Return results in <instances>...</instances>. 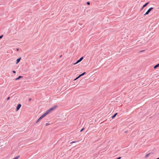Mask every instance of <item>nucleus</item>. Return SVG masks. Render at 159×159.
<instances>
[{"label": "nucleus", "instance_id": "nucleus-10", "mask_svg": "<svg viewBox=\"0 0 159 159\" xmlns=\"http://www.w3.org/2000/svg\"><path fill=\"white\" fill-rule=\"evenodd\" d=\"M22 77V76H19V77L18 78H17L15 79V80H18L20 79V78H21Z\"/></svg>", "mask_w": 159, "mask_h": 159}, {"label": "nucleus", "instance_id": "nucleus-27", "mask_svg": "<svg viewBox=\"0 0 159 159\" xmlns=\"http://www.w3.org/2000/svg\"><path fill=\"white\" fill-rule=\"evenodd\" d=\"M137 44H139V41H138V42H137Z\"/></svg>", "mask_w": 159, "mask_h": 159}, {"label": "nucleus", "instance_id": "nucleus-21", "mask_svg": "<svg viewBox=\"0 0 159 159\" xmlns=\"http://www.w3.org/2000/svg\"><path fill=\"white\" fill-rule=\"evenodd\" d=\"M75 141H73V142H71L70 143L71 144L72 143H75Z\"/></svg>", "mask_w": 159, "mask_h": 159}, {"label": "nucleus", "instance_id": "nucleus-16", "mask_svg": "<svg viewBox=\"0 0 159 159\" xmlns=\"http://www.w3.org/2000/svg\"><path fill=\"white\" fill-rule=\"evenodd\" d=\"M84 129V128H83L80 130V132H82V131Z\"/></svg>", "mask_w": 159, "mask_h": 159}, {"label": "nucleus", "instance_id": "nucleus-23", "mask_svg": "<svg viewBox=\"0 0 159 159\" xmlns=\"http://www.w3.org/2000/svg\"><path fill=\"white\" fill-rule=\"evenodd\" d=\"M49 125V124L48 123H47L46 124V125Z\"/></svg>", "mask_w": 159, "mask_h": 159}, {"label": "nucleus", "instance_id": "nucleus-24", "mask_svg": "<svg viewBox=\"0 0 159 159\" xmlns=\"http://www.w3.org/2000/svg\"><path fill=\"white\" fill-rule=\"evenodd\" d=\"M16 50L17 51H19V49H18V48H17Z\"/></svg>", "mask_w": 159, "mask_h": 159}, {"label": "nucleus", "instance_id": "nucleus-14", "mask_svg": "<svg viewBox=\"0 0 159 159\" xmlns=\"http://www.w3.org/2000/svg\"><path fill=\"white\" fill-rule=\"evenodd\" d=\"M90 2H87V5H90Z\"/></svg>", "mask_w": 159, "mask_h": 159}, {"label": "nucleus", "instance_id": "nucleus-29", "mask_svg": "<svg viewBox=\"0 0 159 159\" xmlns=\"http://www.w3.org/2000/svg\"><path fill=\"white\" fill-rule=\"evenodd\" d=\"M13 159H15V158H13Z\"/></svg>", "mask_w": 159, "mask_h": 159}, {"label": "nucleus", "instance_id": "nucleus-28", "mask_svg": "<svg viewBox=\"0 0 159 159\" xmlns=\"http://www.w3.org/2000/svg\"><path fill=\"white\" fill-rule=\"evenodd\" d=\"M61 56H62V55H61V56H60V57H61Z\"/></svg>", "mask_w": 159, "mask_h": 159}, {"label": "nucleus", "instance_id": "nucleus-7", "mask_svg": "<svg viewBox=\"0 0 159 159\" xmlns=\"http://www.w3.org/2000/svg\"><path fill=\"white\" fill-rule=\"evenodd\" d=\"M86 74V72H83V73H82V74L80 75H79V76H78V77H80L81 76L84 75V74Z\"/></svg>", "mask_w": 159, "mask_h": 159}, {"label": "nucleus", "instance_id": "nucleus-12", "mask_svg": "<svg viewBox=\"0 0 159 159\" xmlns=\"http://www.w3.org/2000/svg\"><path fill=\"white\" fill-rule=\"evenodd\" d=\"M150 153L147 154L145 156V157L147 158V157H148Z\"/></svg>", "mask_w": 159, "mask_h": 159}, {"label": "nucleus", "instance_id": "nucleus-13", "mask_svg": "<svg viewBox=\"0 0 159 159\" xmlns=\"http://www.w3.org/2000/svg\"><path fill=\"white\" fill-rule=\"evenodd\" d=\"M19 157V156H17L16 157H15V159H17Z\"/></svg>", "mask_w": 159, "mask_h": 159}, {"label": "nucleus", "instance_id": "nucleus-19", "mask_svg": "<svg viewBox=\"0 0 159 159\" xmlns=\"http://www.w3.org/2000/svg\"><path fill=\"white\" fill-rule=\"evenodd\" d=\"M120 157H118V158H117L116 159H120L121 158Z\"/></svg>", "mask_w": 159, "mask_h": 159}, {"label": "nucleus", "instance_id": "nucleus-17", "mask_svg": "<svg viewBox=\"0 0 159 159\" xmlns=\"http://www.w3.org/2000/svg\"><path fill=\"white\" fill-rule=\"evenodd\" d=\"M80 77H78V76L77 77H76L75 80H77V79H78Z\"/></svg>", "mask_w": 159, "mask_h": 159}, {"label": "nucleus", "instance_id": "nucleus-1", "mask_svg": "<svg viewBox=\"0 0 159 159\" xmlns=\"http://www.w3.org/2000/svg\"><path fill=\"white\" fill-rule=\"evenodd\" d=\"M57 107V106H54V107H52L50 109H49L47 111L45 112L46 113L47 115H48L50 112L52 111V110H54V109H55Z\"/></svg>", "mask_w": 159, "mask_h": 159}, {"label": "nucleus", "instance_id": "nucleus-22", "mask_svg": "<svg viewBox=\"0 0 159 159\" xmlns=\"http://www.w3.org/2000/svg\"><path fill=\"white\" fill-rule=\"evenodd\" d=\"M143 7H142V8L140 9V11H142V10H143Z\"/></svg>", "mask_w": 159, "mask_h": 159}, {"label": "nucleus", "instance_id": "nucleus-11", "mask_svg": "<svg viewBox=\"0 0 159 159\" xmlns=\"http://www.w3.org/2000/svg\"><path fill=\"white\" fill-rule=\"evenodd\" d=\"M159 66V63L157 65L155 66H154V69H155V68H157V67H158Z\"/></svg>", "mask_w": 159, "mask_h": 159}, {"label": "nucleus", "instance_id": "nucleus-18", "mask_svg": "<svg viewBox=\"0 0 159 159\" xmlns=\"http://www.w3.org/2000/svg\"><path fill=\"white\" fill-rule=\"evenodd\" d=\"M10 98V97H8L7 98V100H8Z\"/></svg>", "mask_w": 159, "mask_h": 159}, {"label": "nucleus", "instance_id": "nucleus-5", "mask_svg": "<svg viewBox=\"0 0 159 159\" xmlns=\"http://www.w3.org/2000/svg\"><path fill=\"white\" fill-rule=\"evenodd\" d=\"M21 105L20 104H19L17 106L16 111H18L20 108Z\"/></svg>", "mask_w": 159, "mask_h": 159}, {"label": "nucleus", "instance_id": "nucleus-9", "mask_svg": "<svg viewBox=\"0 0 159 159\" xmlns=\"http://www.w3.org/2000/svg\"><path fill=\"white\" fill-rule=\"evenodd\" d=\"M149 3L148 2L146 3L143 6V8H144L145 7H146Z\"/></svg>", "mask_w": 159, "mask_h": 159}, {"label": "nucleus", "instance_id": "nucleus-2", "mask_svg": "<svg viewBox=\"0 0 159 159\" xmlns=\"http://www.w3.org/2000/svg\"><path fill=\"white\" fill-rule=\"evenodd\" d=\"M47 115V114L45 112L39 118V119L37 121L36 123H37L40 120H41L42 118L45 117Z\"/></svg>", "mask_w": 159, "mask_h": 159}, {"label": "nucleus", "instance_id": "nucleus-15", "mask_svg": "<svg viewBox=\"0 0 159 159\" xmlns=\"http://www.w3.org/2000/svg\"><path fill=\"white\" fill-rule=\"evenodd\" d=\"M3 37V35H1L0 36V39L2 38Z\"/></svg>", "mask_w": 159, "mask_h": 159}, {"label": "nucleus", "instance_id": "nucleus-26", "mask_svg": "<svg viewBox=\"0 0 159 159\" xmlns=\"http://www.w3.org/2000/svg\"><path fill=\"white\" fill-rule=\"evenodd\" d=\"M144 51V50L141 51H140V52H142L143 51Z\"/></svg>", "mask_w": 159, "mask_h": 159}, {"label": "nucleus", "instance_id": "nucleus-8", "mask_svg": "<svg viewBox=\"0 0 159 159\" xmlns=\"http://www.w3.org/2000/svg\"><path fill=\"white\" fill-rule=\"evenodd\" d=\"M117 114V113H115L113 116H112L111 117L112 119H114L115 117L116 116V115Z\"/></svg>", "mask_w": 159, "mask_h": 159}, {"label": "nucleus", "instance_id": "nucleus-20", "mask_svg": "<svg viewBox=\"0 0 159 159\" xmlns=\"http://www.w3.org/2000/svg\"><path fill=\"white\" fill-rule=\"evenodd\" d=\"M12 72H13V73H16V71H14V70H13V71H12Z\"/></svg>", "mask_w": 159, "mask_h": 159}, {"label": "nucleus", "instance_id": "nucleus-25", "mask_svg": "<svg viewBox=\"0 0 159 159\" xmlns=\"http://www.w3.org/2000/svg\"><path fill=\"white\" fill-rule=\"evenodd\" d=\"M31 100V98H30L29 99V101H30Z\"/></svg>", "mask_w": 159, "mask_h": 159}, {"label": "nucleus", "instance_id": "nucleus-4", "mask_svg": "<svg viewBox=\"0 0 159 159\" xmlns=\"http://www.w3.org/2000/svg\"><path fill=\"white\" fill-rule=\"evenodd\" d=\"M83 57H81L79 60L77 61L76 63H74L73 64L75 65L80 62L83 59Z\"/></svg>", "mask_w": 159, "mask_h": 159}, {"label": "nucleus", "instance_id": "nucleus-3", "mask_svg": "<svg viewBox=\"0 0 159 159\" xmlns=\"http://www.w3.org/2000/svg\"><path fill=\"white\" fill-rule=\"evenodd\" d=\"M153 9V7H150V8H149L147 11V12L144 14V16H145L146 15H148L149 14V13L150 12V11Z\"/></svg>", "mask_w": 159, "mask_h": 159}, {"label": "nucleus", "instance_id": "nucleus-6", "mask_svg": "<svg viewBox=\"0 0 159 159\" xmlns=\"http://www.w3.org/2000/svg\"><path fill=\"white\" fill-rule=\"evenodd\" d=\"M20 59H21L20 57V58H18V59H17L16 60V64H17L18 63L20 62Z\"/></svg>", "mask_w": 159, "mask_h": 159}]
</instances>
